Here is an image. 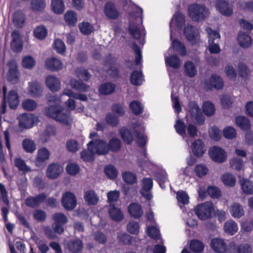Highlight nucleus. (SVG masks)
Wrapping results in <instances>:
<instances>
[{
    "label": "nucleus",
    "instance_id": "46",
    "mask_svg": "<svg viewBox=\"0 0 253 253\" xmlns=\"http://www.w3.org/2000/svg\"><path fill=\"white\" fill-rule=\"evenodd\" d=\"M184 71L186 75L189 77H194L197 73L196 67L191 61H187L185 63Z\"/></svg>",
    "mask_w": 253,
    "mask_h": 253
},
{
    "label": "nucleus",
    "instance_id": "52",
    "mask_svg": "<svg viewBox=\"0 0 253 253\" xmlns=\"http://www.w3.org/2000/svg\"><path fill=\"white\" fill-rule=\"evenodd\" d=\"M64 19L66 22L70 25L73 26L77 22L76 13L73 11H67L64 15Z\"/></svg>",
    "mask_w": 253,
    "mask_h": 253
},
{
    "label": "nucleus",
    "instance_id": "3",
    "mask_svg": "<svg viewBox=\"0 0 253 253\" xmlns=\"http://www.w3.org/2000/svg\"><path fill=\"white\" fill-rule=\"evenodd\" d=\"M213 211V204L210 202L199 204L195 208V213L201 220H203L211 218Z\"/></svg>",
    "mask_w": 253,
    "mask_h": 253
},
{
    "label": "nucleus",
    "instance_id": "43",
    "mask_svg": "<svg viewBox=\"0 0 253 253\" xmlns=\"http://www.w3.org/2000/svg\"><path fill=\"white\" fill-rule=\"evenodd\" d=\"M171 48L174 51L179 52V54L183 56L186 54L185 45L180 42L174 40L172 41Z\"/></svg>",
    "mask_w": 253,
    "mask_h": 253
},
{
    "label": "nucleus",
    "instance_id": "16",
    "mask_svg": "<svg viewBox=\"0 0 253 253\" xmlns=\"http://www.w3.org/2000/svg\"><path fill=\"white\" fill-rule=\"evenodd\" d=\"M191 148L194 155L197 157H202L206 151L203 142L200 139L194 140L191 143Z\"/></svg>",
    "mask_w": 253,
    "mask_h": 253
},
{
    "label": "nucleus",
    "instance_id": "39",
    "mask_svg": "<svg viewBox=\"0 0 253 253\" xmlns=\"http://www.w3.org/2000/svg\"><path fill=\"white\" fill-rule=\"evenodd\" d=\"M84 198L88 205H94L98 201V197L92 190L87 191L85 193Z\"/></svg>",
    "mask_w": 253,
    "mask_h": 253
},
{
    "label": "nucleus",
    "instance_id": "28",
    "mask_svg": "<svg viewBox=\"0 0 253 253\" xmlns=\"http://www.w3.org/2000/svg\"><path fill=\"white\" fill-rule=\"evenodd\" d=\"M238 41L240 46L243 48H248L252 44L251 37L244 32H240L239 33Z\"/></svg>",
    "mask_w": 253,
    "mask_h": 253
},
{
    "label": "nucleus",
    "instance_id": "9",
    "mask_svg": "<svg viewBox=\"0 0 253 253\" xmlns=\"http://www.w3.org/2000/svg\"><path fill=\"white\" fill-rule=\"evenodd\" d=\"M38 118L32 114L24 113L18 117L19 125L24 128L32 127L38 122Z\"/></svg>",
    "mask_w": 253,
    "mask_h": 253
},
{
    "label": "nucleus",
    "instance_id": "63",
    "mask_svg": "<svg viewBox=\"0 0 253 253\" xmlns=\"http://www.w3.org/2000/svg\"><path fill=\"white\" fill-rule=\"evenodd\" d=\"M77 77L84 81H87L90 78V74L85 69L82 68H79L76 71Z\"/></svg>",
    "mask_w": 253,
    "mask_h": 253
},
{
    "label": "nucleus",
    "instance_id": "6",
    "mask_svg": "<svg viewBox=\"0 0 253 253\" xmlns=\"http://www.w3.org/2000/svg\"><path fill=\"white\" fill-rule=\"evenodd\" d=\"M88 148L98 155H105L108 153V147L105 141L95 139L90 141L87 144Z\"/></svg>",
    "mask_w": 253,
    "mask_h": 253
},
{
    "label": "nucleus",
    "instance_id": "27",
    "mask_svg": "<svg viewBox=\"0 0 253 253\" xmlns=\"http://www.w3.org/2000/svg\"><path fill=\"white\" fill-rule=\"evenodd\" d=\"M229 211L234 218H240L244 214V210L243 206L239 203H234L229 208Z\"/></svg>",
    "mask_w": 253,
    "mask_h": 253
},
{
    "label": "nucleus",
    "instance_id": "2",
    "mask_svg": "<svg viewBox=\"0 0 253 253\" xmlns=\"http://www.w3.org/2000/svg\"><path fill=\"white\" fill-rule=\"evenodd\" d=\"M190 17L194 21H203L210 15L209 9L204 4L195 3L188 8Z\"/></svg>",
    "mask_w": 253,
    "mask_h": 253
},
{
    "label": "nucleus",
    "instance_id": "64",
    "mask_svg": "<svg viewBox=\"0 0 253 253\" xmlns=\"http://www.w3.org/2000/svg\"><path fill=\"white\" fill-rule=\"evenodd\" d=\"M127 230L130 234H137L139 231L138 223L135 221L129 222L127 225Z\"/></svg>",
    "mask_w": 253,
    "mask_h": 253
},
{
    "label": "nucleus",
    "instance_id": "35",
    "mask_svg": "<svg viewBox=\"0 0 253 253\" xmlns=\"http://www.w3.org/2000/svg\"><path fill=\"white\" fill-rule=\"evenodd\" d=\"M107 145L108 147V152L110 151L113 152H116L120 150L122 146V142L119 138H113L109 140Z\"/></svg>",
    "mask_w": 253,
    "mask_h": 253
},
{
    "label": "nucleus",
    "instance_id": "48",
    "mask_svg": "<svg viewBox=\"0 0 253 253\" xmlns=\"http://www.w3.org/2000/svg\"><path fill=\"white\" fill-rule=\"evenodd\" d=\"M115 89L114 84L110 83L102 84L99 87V92L104 95H108L112 93Z\"/></svg>",
    "mask_w": 253,
    "mask_h": 253
},
{
    "label": "nucleus",
    "instance_id": "10",
    "mask_svg": "<svg viewBox=\"0 0 253 253\" xmlns=\"http://www.w3.org/2000/svg\"><path fill=\"white\" fill-rule=\"evenodd\" d=\"M62 204L63 207L68 211L74 209L77 204L75 196L70 192L64 193L62 196Z\"/></svg>",
    "mask_w": 253,
    "mask_h": 253
},
{
    "label": "nucleus",
    "instance_id": "13",
    "mask_svg": "<svg viewBox=\"0 0 253 253\" xmlns=\"http://www.w3.org/2000/svg\"><path fill=\"white\" fill-rule=\"evenodd\" d=\"M43 87L42 84L37 81L29 82L28 87V93L32 97H39L42 95Z\"/></svg>",
    "mask_w": 253,
    "mask_h": 253
},
{
    "label": "nucleus",
    "instance_id": "51",
    "mask_svg": "<svg viewBox=\"0 0 253 253\" xmlns=\"http://www.w3.org/2000/svg\"><path fill=\"white\" fill-rule=\"evenodd\" d=\"M129 108L132 113L138 115L141 114L143 111V106L138 101H133L129 104Z\"/></svg>",
    "mask_w": 253,
    "mask_h": 253
},
{
    "label": "nucleus",
    "instance_id": "5",
    "mask_svg": "<svg viewBox=\"0 0 253 253\" xmlns=\"http://www.w3.org/2000/svg\"><path fill=\"white\" fill-rule=\"evenodd\" d=\"M206 31L209 38L208 49L211 53L217 54L220 52V48L218 43H215L214 41L219 39L220 34L216 31H213L211 28H207Z\"/></svg>",
    "mask_w": 253,
    "mask_h": 253
},
{
    "label": "nucleus",
    "instance_id": "32",
    "mask_svg": "<svg viewBox=\"0 0 253 253\" xmlns=\"http://www.w3.org/2000/svg\"><path fill=\"white\" fill-rule=\"evenodd\" d=\"M12 21L14 25L22 28L25 22V16L21 11H16L13 15Z\"/></svg>",
    "mask_w": 253,
    "mask_h": 253
},
{
    "label": "nucleus",
    "instance_id": "7",
    "mask_svg": "<svg viewBox=\"0 0 253 253\" xmlns=\"http://www.w3.org/2000/svg\"><path fill=\"white\" fill-rule=\"evenodd\" d=\"M209 154L212 160L218 163L224 162L227 159L226 152L218 146H213L210 148L209 150Z\"/></svg>",
    "mask_w": 253,
    "mask_h": 253
},
{
    "label": "nucleus",
    "instance_id": "31",
    "mask_svg": "<svg viewBox=\"0 0 253 253\" xmlns=\"http://www.w3.org/2000/svg\"><path fill=\"white\" fill-rule=\"evenodd\" d=\"M223 228L226 233L231 235L235 234L238 229L237 224L233 220L227 221L224 223Z\"/></svg>",
    "mask_w": 253,
    "mask_h": 253
},
{
    "label": "nucleus",
    "instance_id": "59",
    "mask_svg": "<svg viewBox=\"0 0 253 253\" xmlns=\"http://www.w3.org/2000/svg\"><path fill=\"white\" fill-rule=\"evenodd\" d=\"M38 106L37 102L32 99H27L22 102V107L27 111H31L35 110Z\"/></svg>",
    "mask_w": 253,
    "mask_h": 253
},
{
    "label": "nucleus",
    "instance_id": "58",
    "mask_svg": "<svg viewBox=\"0 0 253 253\" xmlns=\"http://www.w3.org/2000/svg\"><path fill=\"white\" fill-rule=\"evenodd\" d=\"M53 47L59 54H63L66 50L64 42L60 39H55L53 43Z\"/></svg>",
    "mask_w": 253,
    "mask_h": 253
},
{
    "label": "nucleus",
    "instance_id": "57",
    "mask_svg": "<svg viewBox=\"0 0 253 253\" xmlns=\"http://www.w3.org/2000/svg\"><path fill=\"white\" fill-rule=\"evenodd\" d=\"M79 27L81 33L85 35H90L93 31V26L88 22H82Z\"/></svg>",
    "mask_w": 253,
    "mask_h": 253
},
{
    "label": "nucleus",
    "instance_id": "8",
    "mask_svg": "<svg viewBox=\"0 0 253 253\" xmlns=\"http://www.w3.org/2000/svg\"><path fill=\"white\" fill-rule=\"evenodd\" d=\"M215 6L219 13L224 16H230L233 13L232 5L226 0H217Z\"/></svg>",
    "mask_w": 253,
    "mask_h": 253
},
{
    "label": "nucleus",
    "instance_id": "26",
    "mask_svg": "<svg viewBox=\"0 0 253 253\" xmlns=\"http://www.w3.org/2000/svg\"><path fill=\"white\" fill-rule=\"evenodd\" d=\"M108 213L111 218L116 221H120L124 218V214L121 210L113 205L109 206Z\"/></svg>",
    "mask_w": 253,
    "mask_h": 253
},
{
    "label": "nucleus",
    "instance_id": "17",
    "mask_svg": "<svg viewBox=\"0 0 253 253\" xmlns=\"http://www.w3.org/2000/svg\"><path fill=\"white\" fill-rule=\"evenodd\" d=\"M46 198L45 193H42L35 197H29L25 201L26 205L29 207L36 208L42 203L43 202Z\"/></svg>",
    "mask_w": 253,
    "mask_h": 253
},
{
    "label": "nucleus",
    "instance_id": "25",
    "mask_svg": "<svg viewBox=\"0 0 253 253\" xmlns=\"http://www.w3.org/2000/svg\"><path fill=\"white\" fill-rule=\"evenodd\" d=\"M211 246L214 252L217 253H224L227 248L225 242L220 239L215 238L211 241Z\"/></svg>",
    "mask_w": 253,
    "mask_h": 253
},
{
    "label": "nucleus",
    "instance_id": "49",
    "mask_svg": "<svg viewBox=\"0 0 253 253\" xmlns=\"http://www.w3.org/2000/svg\"><path fill=\"white\" fill-rule=\"evenodd\" d=\"M143 80L142 74L141 72L135 71L132 72L130 76V82L135 85H140Z\"/></svg>",
    "mask_w": 253,
    "mask_h": 253
},
{
    "label": "nucleus",
    "instance_id": "30",
    "mask_svg": "<svg viewBox=\"0 0 253 253\" xmlns=\"http://www.w3.org/2000/svg\"><path fill=\"white\" fill-rule=\"evenodd\" d=\"M14 164L18 170L22 171L23 173L31 171L30 167L27 166L25 161L20 158H15L14 159Z\"/></svg>",
    "mask_w": 253,
    "mask_h": 253
},
{
    "label": "nucleus",
    "instance_id": "55",
    "mask_svg": "<svg viewBox=\"0 0 253 253\" xmlns=\"http://www.w3.org/2000/svg\"><path fill=\"white\" fill-rule=\"evenodd\" d=\"M45 1L44 0H32L31 8L33 10L42 11L45 7Z\"/></svg>",
    "mask_w": 253,
    "mask_h": 253
},
{
    "label": "nucleus",
    "instance_id": "40",
    "mask_svg": "<svg viewBox=\"0 0 253 253\" xmlns=\"http://www.w3.org/2000/svg\"><path fill=\"white\" fill-rule=\"evenodd\" d=\"M210 85L215 89H221L223 86L222 79L219 76L213 75L211 76L209 81Z\"/></svg>",
    "mask_w": 253,
    "mask_h": 253
},
{
    "label": "nucleus",
    "instance_id": "37",
    "mask_svg": "<svg viewBox=\"0 0 253 253\" xmlns=\"http://www.w3.org/2000/svg\"><path fill=\"white\" fill-rule=\"evenodd\" d=\"M119 133L124 141L127 144H131L133 140V137L130 130L126 127H122L119 129Z\"/></svg>",
    "mask_w": 253,
    "mask_h": 253
},
{
    "label": "nucleus",
    "instance_id": "42",
    "mask_svg": "<svg viewBox=\"0 0 253 253\" xmlns=\"http://www.w3.org/2000/svg\"><path fill=\"white\" fill-rule=\"evenodd\" d=\"M165 61L167 64L174 69H177L180 66V60L175 55L166 57Z\"/></svg>",
    "mask_w": 253,
    "mask_h": 253
},
{
    "label": "nucleus",
    "instance_id": "61",
    "mask_svg": "<svg viewBox=\"0 0 253 253\" xmlns=\"http://www.w3.org/2000/svg\"><path fill=\"white\" fill-rule=\"evenodd\" d=\"M35 36L40 39L42 40L45 38L47 32L45 27L43 26H38L34 31Z\"/></svg>",
    "mask_w": 253,
    "mask_h": 253
},
{
    "label": "nucleus",
    "instance_id": "11",
    "mask_svg": "<svg viewBox=\"0 0 253 253\" xmlns=\"http://www.w3.org/2000/svg\"><path fill=\"white\" fill-rule=\"evenodd\" d=\"M153 180L150 178H144L142 180V189L140 193L146 200H150L152 198L151 190L153 187Z\"/></svg>",
    "mask_w": 253,
    "mask_h": 253
},
{
    "label": "nucleus",
    "instance_id": "4",
    "mask_svg": "<svg viewBox=\"0 0 253 253\" xmlns=\"http://www.w3.org/2000/svg\"><path fill=\"white\" fill-rule=\"evenodd\" d=\"M188 113L191 120L198 125L205 123V118L197 104L194 101H190L188 106Z\"/></svg>",
    "mask_w": 253,
    "mask_h": 253
},
{
    "label": "nucleus",
    "instance_id": "20",
    "mask_svg": "<svg viewBox=\"0 0 253 253\" xmlns=\"http://www.w3.org/2000/svg\"><path fill=\"white\" fill-rule=\"evenodd\" d=\"M105 15L111 19H116L119 16V12L114 3L111 2H107L104 7Z\"/></svg>",
    "mask_w": 253,
    "mask_h": 253
},
{
    "label": "nucleus",
    "instance_id": "60",
    "mask_svg": "<svg viewBox=\"0 0 253 253\" xmlns=\"http://www.w3.org/2000/svg\"><path fill=\"white\" fill-rule=\"evenodd\" d=\"M52 218L54 222L57 223L65 224L68 222V218L62 212L55 213L52 216Z\"/></svg>",
    "mask_w": 253,
    "mask_h": 253
},
{
    "label": "nucleus",
    "instance_id": "19",
    "mask_svg": "<svg viewBox=\"0 0 253 253\" xmlns=\"http://www.w3.org/2000/svg\"><path fill=\"white\" fill-rule=\"evenodd\" d=\"M45 66L46 69L51 71H57L62 69L63 64L57 58L51 57L45 60Z\"/></svg>",
    "mask_w": 253,
    "mask_h": 253
},
{
    "label": "nucleus",
    "instance_id": "62",
    "mask_svg": "<svg viewBox=\"0 0 253 253\" xmlns=\"http://www.w3.org/2000/svg\"><path fill=\"white\" fill-rule=\"evenodd\" d=\"M174 127L176 132L182 136L186 135V126L184 122L180 120L176 121L174 125Z\"/></svg>",
    "mask_w": 253,
    "mask_h": 253
},
{
    "label": "nucleus",
    "instance_id": "24",
    "mask_svg": "<svg viewBox=\"0 0 253 253\" xmlns=\"http://www.w3.org/2000/svg\"><path fill=\"white\" fill-rule=\"evenodd\" d=\"M45 84L49 89L53 92L59 90L60 88L59 80L53 75H49L46 77Z\"/></svg>",
    "mask_w": 253,
    "mask_h": 253
},
{
    "label": "nucleus",
    "instance_id": "12",
    "mask_svg": "<svg viewBox=\"0 0 253 253\" xmlns=\"http://www.w3.org/2000/svg\"><path fill=\"white\" fill-rule=\"evenodd\" d=\"M135 133L136 142L139 146L143 147L147 143V137L144 134V128L140 124H135L133 126Z\"/></svg>",
    "mask_w": 253,
    "mask_h": 253
},
{
    "label": "nucleus",
    "instance_id": "53",
    "mask_svg": "<svg viewBox=\"0 0 253 253\" xmlns=\"http://www.w3.org/2000/svg\"><path fill=\"white\" fill-rule=\"evenodd\" d=\"M203 110L206 116H212L215 112L214 105L211 102H205L203 105Z\"/></svg>",
    "mask_w": 253,
    "mask_h": 253
},
{
    "label": "nucleus",
    "instance_id": "29",
    "mask_svg": "<svg viewBox=\"0 0 253 253\" xmlns=\"http://www.w3.org/2000/svg\"><path fill=\"white\" fill-rule=\"evenodd\" d=\"M67 245L70 251L74 253L81 251L83 246L82 241L78 239L70 240Z\"/></svg>",
    "mask_w": 253,
    "mask_h": 253
},
{
    "label": "nucleus",
    "instance_id": "47",
    "mask_svg": "<svg viewBox=\"0 0 253 253\" xmlns=\"http://www.w3.org/2000/svg\"><path fill=\"white\" fill-rule=\"evenodd\" d=\"M238 71L239 76L244 79H247L250 75L251 71L247 66L243 62L238 65Z\"/></svg>",
    "mask_w": 253,
    "mask_h": 253
},
{
    "label": "nucleus",
    "instance_id": "1",
    "mask_svg": "<svg viewBox=\"0 0 253 253\" xmlns=\"http://www.w3.org/2000/svg\"><path fill=\"white\" fill-rule=\"evenodd\" d=\"M49 106L45 108L46 116L55 121L66 125H69L73 119L69 110L60 108V98L56 95L47 96Z\"/></svg>",
    "mask_w": 253,
    "mask_h": 253
},
{
    "label": "nucleus",
    "instance_id": "23",
    "mask_svg": "<svg viewBox=\"0 0 253 253\" xmlns=\"http://www.w3.org/2000/svg\"><path fill=\"white\" fill-rule=\"evenodd\" d=\"M7 65L9 70L7 73V77L9 81L16 82L17 80V63L14 60H10Z\"/></svg>",
    "mask_w": 253,
    "mask_h": 253
},
{
    "label": "nucleus",
    "instance_id": "22",
    "mask_svg": "<svg viewBox=\"0 0 253 253\" xmlns=\"http://www.w3.org/2000/svg\"><path fill=\"white\" fill-rule=\"evenodd\" d=\"M128 31L130 35L136 40L140 39L144 34L138 24L134 21L130 22Z\"/></svg>",
    "mask_w": 253,
    "mask_h": 253
},
{
    "label": "nucleus",
    "instance_id": "44",
    "mask_svg": "<svg viewBox=\"0 0 253 253\" xmlns=\"http://www.w3.org/2000/svg\"><path fill=\"white\" fill-rule=\"evenodd\" d=\"M156 181L159 183L160 187L165 189L166 182H169L168 174L166 171H160L155 174Z\"/></svg>",
    "mask_w": 253,
    "mask_h": 253
},
{
    "label": "nucleus",
    "instance_id": "33",
    "mask_svg": "<svg viewBox=\"0 0 253 253\" xmlns=\"http://www.w3.org/2000/svg\"><path fill=\"white\" fill-rule=\"evenodd\" d=\"M184 34L187 39L190 41H195L197 39V29L192 26H187L184 30Z\"/></svg>",
    "mask_w": 253,
    "mask_h": 253
},
{
    "label": "nucleus",
    "instance_id": "45",
    "mask_svg": "<svg viewBox=\"0 0 253 253\" xmlns=\"http://www.w3.org/2000/svg\"><path fill=\"white\" fill-rule=\"evenodd\" d=\"M51 6L54 12L57 14H61L64 10L63 0H52Z\"/></svg>",
    "mask_w": 253,
    "mask_h": 253
},
{
    "label": "nucleus",
    "instance_id": "18",
    "mask_svg": "<svg viewBox=\"0 0 253 253\" xmlns=\"http://www.w3.org/2000/svg\"><path fill=\"white\" fill-rule=\"evenodd\" d=\"M128 212L131 217L138 219L143 214V210L141 205L136 203H131L127 208Z\"/></svg>",
    "mask_w": 253,
    "mask_h": 253
},
{
    "label": "nucleus",
    "instance_id": "38",
    "mask_svg": "<svg viewBox=\"0 0 253 253\" xmlns=\"http://www.w3.org/2000/svg\"><path fill=\"white\" fill-rule=\"evenodd\" d=\"M22 144L23 148L27 153H32L36 149V144L32 139H24Z\"/></svg>",
    "mask_w": 253,
    "mask_h": 253
},
{
    "label": "nucleus",
    "instance_id": "34",
    "mask_svg": "<svg viewBox=\"0 0 253 253\" xmlns=\"http://www.w3.org/2000/svg\"><path fill=\"white\" fill-rule=\"evenodd\" d=\"M7 101L9 103V107L11 109H15L19 103L18 94L14 90L9 91L7 97Z\"/></svg>",
    "mask_w": 253,
    "mask_h": 253
},
{
    "label": "nucleus",
    "instance_id": "50",
    "mask_svg": "<svg viewBox=\"0 0 253 253\" xmlns=\"http://www.w3.org/2000/svg\"><path fill=\"white\" fill-rule=\"evenodd\" d=\"M70 85L73 88L80 91H87L89 87V86L75 79L71 80Z\"/></svg>",
    "mask_w": 253,
    "mask_h": 253
},
{
    "label": "nucleus",
    "instance_id": "14",
    "mask_svg": "<svg viewBox=\"0 0 253 253\" xmlns=\"http://www.w3.org/2000/svg\"><path fill=\"white\" fill-rule=\"evenodd\" d=\"M12 38L11 42V48L15 52H20L23 48V43L21 41V34L18 31H14L11 33Z\"/></svg>",
    "mask_w": 253,
    "mask_h": 253
},
{
    "label": "nucleus",
    "instance_id": "54",
    "mask_svg": "<svg viewBox=\"0 0 253 253\" xmlns=\"http://www.w3.org/2000/svg\"><path fill=\"white\" fill-rule=\"evenodd\" d=\"M104 172L108 178L113 179L118 175V170L116 168L112 165H108L105 167Z\"/></svg>",
    "mask_w": 253,
    "mask_h": 253
},
{
    "label": "nucleus",
    "instance_id": "56",
    "mask_svg": "<svg viewBox=\"0 0 253 253\" xmlns=\"http://www.w3.org/2000/svg\"><path fill=\"white\" fill-rule=\"evenodd\" d=\"M222 180L225 185L231 187L234 186L236 181L235 176L229 173H225L222 175Z\"/></svg>",
    "mask_w": 253,
    "mask_h": 253
},
{
    "label": "nucleus",
    "instance_id": "41",
    "mask_svg": "<svg viewBox=\"0 0 253 253\" xmlns=\"http://www.w3.org/2000/svg\"><path fill=\"white\" fill-rule=\"evenodd\" d=\"M236 125L242 129L246 130L250 127L251 124L248 118L244 116H239L236 119Z\"/></svg>",
    "mask_w": 253,
    "mask_h": 253
},
{
    "label": "nucleus",
    "instance_id": "15",
    "mask_svg": "<svg viewBox=\"0 0 253 253\" xmlns=\"http://www.w3.org/2000/svg\"><path fill=\"white\" fill-rule=\"evenodd\" d=\"M63 171L62 167L57 163L50 164L46 169V176L51 179L56 178Z\"/></svg>",
    "mask_w": 253,
    "mask_h": 253
},
{
    "label": "nucleus",
    "instance_id": "36",
    "mask_svg": "<svg viewBox=\"0 0 253 253\" xmlns=\"http://www.w3.org/2000/svg\"><path fill=\"white\" fill-rule=\"evenodd\" d=\"M242 189L247 195L253 194V183L246 179H243L240 181Z\"/></svg>",
    "mask_w": 253,
    "mask_h": 253
},
{
    "label": "nucleus",
    "instance_id": "21",
    "mask_svg": "<svg viewBox=\"0 0 253 253\" xmlns=\"http://www.w3.org/2000/svg\"><path fill=\"white\" fill-rule=\"evenodd\" d=\"M50 153L45 147H42L38 150L36 158L37 166H40L49 159Z\"/></svg>",
    "mask_w": 253,
    "mask_h": 253
}]
</instances>
